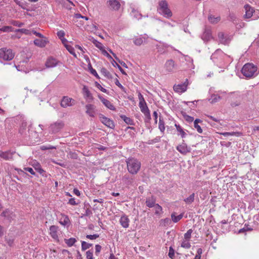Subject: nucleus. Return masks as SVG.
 Returning <instances> with one entry per match:
<instances>
[{"label":"nucleus","instance_id":"nucleus-62","mask_svg":"<svg viewBox=\"0 0 259 259\" xmlns=\"http://www.w3.org/2000/svg\"><path fill=\"white\" fill-rule=\"evenodd\" d=\"M31 33H33V34H35L36 36H38V37H42V34H41L40 33L36 32L34 30H31Z\"/></svg>","mask_w":259,"mask_h":259},{"label":"nucleus","instance_id":"nucleus-27","mask_svg":"<svg viewBox=\"0 0 259 259\" xmlns=\"http://www.w3.org/2000/svg\"><path fill=\"white\" fill-rule=\"evenodd\" d=\"M13 152L11 151L0 152V157L5 160H9L12 158Z\"/></svg>","mask_w":259,"mask_h":259},{"label":"nucleus","instance_id":"nucleus-39","mask_svg":"<svg viewBox=\"0 0 259 259\" xmlns=\"http://www.w3.org/2000/svg\"><path fill=\"white\" fill-rule=\"evenodd\" d=\"M155 213L157 214H160L162 212V208L159 204H156L154 206Z\"/></svg>","mask_w":259,"mask_h":259},{"label":"nucleus","instance_id":"nucleus-32","mask_svg":"<svg viewBox=\"0 0 259 259\" xmlns=\"http://www.w3.org/2000/svg\"><path fill=\"white\" fill-rule=\"evenodd\" d=\"M221 20L219 16H214L213 15H210L208 17V20L209 22L213 24H216L218 23Z\"/></svg>","mask_w":259,"mask_h":259},{"label":"nucleus","instance_id":"nucleus-36","mask_svg":"<svg viewBox=\"0 0 259 259\" xmlns=\"http://www.w3.org/2000/svg\"><path fill=\"white\" fill-rule=\"evenodd\" d=\"M183 217V214H181L178 216H176L175 213H173L171 215V220L174 223H177L178 222H179L180 220L182 219Z\"/></svg>","mask_w":259,"mask_h":259},{"label":"nucleus","instance_id":"nucleus-63","mask_svg":"<svg viewBox=\"0 0 259 259\" xmlns=\"http://www.w3.org/2000/svg\"><path fill=\"white\" fill-rule=\"evenodd\" d=\"M101 250V246L100 245H95V250H96V253L100 252Z\"/></svg>","mask_w":259,"mask_h":259},{"label":"nucleus","instance_id":"nucleus-3","mask_svg":"<svg viewBox=\"0 0 259 259\" xmlns=\"http://www.w3.org/2000/svg\"><path fill=\"white\" fill-rule=\"evenodd\" d=\"M157 10L165 18H169L172 15L171 11L168 8V3L165 0H162L159 2Z\"/></svg>","mask_w":259,"mask_h":259},{"label":"nucleus","instance_id":"nucleus-15","mask_svg":"<svg viewBox=\"0 0 259 259\" xmlns=\"http://www.w3.org/2000/svg\"><path fill=\"white\" fill-rule=\"evenodd\" d=\"M82 94L87 101L91 102L93 100V96L86 85H84L82 88Z\"/></svg>","mask_w":259,"mask_h":259},{"label":"nucleus","instance_id":"nucleus-64","mask_svg":"<svg viewBox=\"0 0 259 259\" xmlns=\"http://www.w3.org/2000/svg\"><path fill=\"white\" fill-rule=\"evenodd\" d=\"M202 253V250L201 248H198L197 251V254L195 256H199L201 257V255Z\"/></svg>","mask_w":259,"mask_h":259},{"label":"nucleus","instance_id":"nucleus-25","mask_svg":"<svg viewBox=\"0 0 259 259\" xmlns=\"http://www.w3.org/2000/svg\"><path fill=\"white\" fill-rule=\"evenodd\" d=\"M58 63V61L56 59L50 58L47 60L46 65L48 68H52L56 66Z\"/></svg>","mask_w":259,"mask_h":259},{"label":"nucleus","instance_id":"nucleus-23","mask_svg":"<svg viewBox=\"0 0 259 259\" xmlns=\"http://www.w3.org/2000/svg\"><path fill=\"white\" fill-rule=\"evenodd\" d=\"M84 29L85 30L89 31L92 33H96L98 30V27L96 25V23L92 22L91 24L87 25Z\"/></svg>","mask_w":259,"mask_h":259},{"label":"nucleus","instance_id":"nucleus-26","mask_svg":"<svg viewBox=\"0 0 259 259\" xmlns=\"http://www.w3.org/2000/svg\"><path fill=\"white\" fill-rule=\"evenodd\" d=\"M89 40H90L93 43V44L101 52L105 49L103 45L101 42L95 39L94 37H91L89 38Z\"/></svg>","mask_w":259,"mask_h":259},{"label":"nucleus","instance_id":"nucleus-30","mask_svg":"<svg viewBox=\"0 0 259 259\" xmlns=\"http://www.w3.org/2000/svg\"><path fill=\"white\" fill-rule=\"evenodd\" d=\"M220 134L223 135L225 137H228V136L240 137L242 135V133L240 132H234L220 133Z\"/></svg>","mask_w":259,"mask_h":259},{"label":"nucleus","instance_id":"nucleus-17","mask_svg":"<svg viewBox=\"0 0 259 259\" xmlns=\"http://www.w3.org/2000/svg\"><path fill=\"white\" fill-rule=\"evenodd\" d=\"M64 126V124L62 122H56L51 125L50 130L53 133H57L60 131Z\"/></svg>","mask_w":259,"mask_h":259},{"label":"nucleus","instance_id":"nucleus-43","mask_svg":"<svg viewBox=\"0 0 259 259\" xmlns=\"http://www.w3.org/2000/svg\"><path fill=\"white\" fill-rule=\"evenodd\" d=\"M0 30L2 31H3V32H12L13 31V28L11 26H4V27H2V28H0Z\"/></svg>","mask_w":259,"mask_h":259},{"label":"nucleus","instance_id":"nucleus-44","mask_svg":"<svg viewBox=\"0 0 259 259\" xmlns=\"http://www.w3.org/2000/svg\"><path fill=\"white\" fill-rule=\"evenodd\" d=\"M146 203L147 206L149 207H154V206L155 205L154 201L152 198H149L148 199H147L146 200Z\"/></svg>","mask_w":259,"mask_h":259},{"label":"nucleus","instance_id":"nucleus-41","mask_svg":"<svg viewBox=\"0 0 259 259\" xmlns=\"http://www.w3.org/2000/svg\"><path fill=\"white\" fill-rule=\"evenodd\" d=\"M92 246L91 244L88 243L85 241L81 242V249L82 250H85Z\"/></svg>","mask_w":259,"mask_h":259},{"label":"nucleus","instance_id":"nucleus-37","mask_svg":"<svg viewBox=\"0 0 259 259\" xmlns=\"http://www.w3.org/2000/svg\"><path fill=\"white\" fill-rule=\"evenodd\" d=\"M220 99V97L219 96L217 95H212L210 98L209 99V101L211 103H214L218 101H219Z\"/></svg>","mask_w":259,"mask_h":259},{"label":"nucleus","instance_id":"nucleus-5","mask_svg":"<svg viewBox=\"0 0 259 259\" xmlns=\"http://www.w3.org/2000/svg\"><path fill=\"white\" fill-rule=\"evenodd\" d=\"M139 107L141 112L144 114L146 117V121H150L151 119V115L150 110L147 107V104L143 98V96L141 93H139Z\"/></svg>","mask_w":259,"mask_h":259},{"label":"nucleus","instance_id":"nucleus-28","mask_svg":"<svg viewBox=\"0 0 259 259\" xmlns=\"http://www.w3.org/2000/svg\"><path fill=\"white\" fill-rule=\"evenodd\" d=\"M60 223L63 226L69 225L70 220L68 217L65 214H61V218H60Z\"/></svg>","mask_w":259,"mask_h":259},{"label":"nucleus","instance_id":"nucleus-58","mask_svg":"<svg viewBox=\"0 0 259 259\" xmlns=\"http://www.w3.org/2000/svg\"><path fill=\"white\" fill-rule=\"evenodd\" d=\"M168 256L171 258H172V257L174 256V249L171 247H170V248H169V253H168Z\"/></svg>","mask_w":259,"mask_h":259},{"label":"nucleus","instance_id":"nucleus-47","mask_svg":"<svg viewBox=\"0 0 259 259\" xmlns=\"http://www.w3.org/2000/svg\"><path fill=\"white\" fill-rule=\"evenodd\" d=\"M89 70H90V71L91 72V73L92 74H93V75H94L95 77H96L98 79H99L100 78V77L99 76V75L98 74L97 71H96L95 69H93L91 65H90V66H89Z\"/></svg>","mask_w":259,"mask_h":259},{"label":"nucleus","instance_id":"nucleus-16","mask_svg":"<svg viewBox=\"0 0 259 259\" xmlns=\"http://www.w3.org/2000/svg\"><path fill=\"white\" fill-rule=\"evenodd\" d=\"M86 113L90 117H94L96 115V107L91 104H88L85 105Z\"/></svg>","mask_w":259,"mask_h":259},{"label":"nucleus","instance_id":"nucleus-22","mask_svg":"<svg viewBox=\"0 0 259 259\" xmlns=\"http://www.w3.org/2000/svg\"><path fill=\"white\" fill-rule=\"evenodd\" d=\"M156 47L159 53L163 54L166 52L169 46L163 42H159L158 44L156 45Z\"/></svg>","mask_w":259,"mask_h":259},{"label":"nucleus","instance_id":"nucleus-19","mask_svg":"<svg viewBox=\"0 0 259 259\" xmlns=\"http://www.w3.org/2000/svg\"><path fill=\"white\" fill-rule=\"evenodd\" d=\"M219 41L224 45L228 44L232 39V37L230 36L225 35L223 33H220L218 35Z\"/></svg>","mask_w":259,"mask_h":259},{"label":"nucleus","instance_id":"nucleus-7","mask_svg":"<svg viewBox=\"0 0 259 259\" xmlns=\"http://www.w3.org/2000/svg\"><path fill=\"white\" fill-rule=\"evenodd\" d=\"M124 4V2L121 0H108L107 2V5L109 9L113 11H119L121 5Z\"/></svg>","mask_w":259,"mask_h":259},{"label":"nucleus","instance_id":"nucleus-57","mask_svg":"<svg viewBox=\"0 0 259 259\" xmlns=\"http://www.w3.org/2000/svg\"><path fill=\"white\" fill-rule=\"evenodd\" d=\"M185 118L186 120L189 122H192L194 120V118L193 117H191L189 115H186L185 116Z\"/></svg>","mask_w":259,"mask_h":259},{"label":"nucleus","instance_id":"nucleus-46","mask_svg":"<svg viewBox=\"0 0 259 259\" xmlns=\"http://www.w3.org/2000/svg\"><path fill=\"white\" fill-rule=\"evenodd\" d=\"M194 200V194H192L189 197L186 198L184 201L187 203H191Z\"/></svg>","mask_w":259,"mask_h":259},{"label":"nucleus","instance_id":"nucleus-34","mask_svg":"<svg viewBox=\"0 0 259 259\" xmlns=\"http://www.w3.org/2000/svg\"><path fill=\"white\" fill-rule=\"evenodd\" d=\"M65 48L67 49V50L75 58L77 57V54L75 52L74 49L72 46L70 45H66Z\"/></svg>","mask_w":259,"mask_h":259},{"label":"nucleus","instance_id":"nucleus-60","mask_svg":"<svg viewBox=\"0 0 259 259\" xmlns=\"http://www.w3.org/2000/svg\"><path fill=\"white\" fill-rule=\"evenodd\" d=\"M115 84L118 86V87H119L121 90H124V87L121 85V84L119 82V80L116 79L115 81Z\"/></svg>","mask_w":259,"mask_h":259},{"label":"nucleus","instance_id":"nucleus-40","mask_svg":"<svg viewBox=\"0 0 259 259\" xmlns=\"http://www.w3.org/2000/svg\"><path fill=\"white\" fill-rule=\"evenodd\" d=\"M95 85L96 88H97L98 89H99L102 92L105 93H108V91L106 89L103 88L101 86V85L99 83H98L97 81L95 82Z\"/></svg>","mask_w":259,"mask_h":259},{"label":"nucleus","instance_id":"nucleus-59","mask_svg":"<svg viewBox=\"0 0 259 259\" xmlns=\"http://www.w3.org/2000/svg\"><path fill=\"white\" fill-rule=\"evenodd\" d=\"M75 48L80 51L82 54L85 53V49L79 45H75Z\"/></svg>","mask_w":259,"mask_h":259},{"label":"nucleus","instance_id":"nucleus-35","mask_svg":"<svg viewBox=\"0 0 259 259\" xmlns=\"http://www.w3.org/2000/svg\"><path fill=\"white\" fill-rule=\"evenodd\" d=\"M65 243L69 246L71 247L74 245V244L76 242V240L74 238H70L69 239H65Z\"/></svg>","mask_w":259,"mask_h":259},{"label":"nucleus","instance_id":"nucleus-6","mask_svg":"<svg viewBox=\"0 0 259 259\" xmlns=\"http://www.w3.org/2000/svg\"><path fill=\"white\" fill-rule=\"evenodd\" d=\"M15 56L13 50L10 48H3L0 49V58L5 61L12 60Z\"/></svg>","mask_w":259,"mask_h":259},{"label":"nucleus","instance_id":"nucleus-42","mask_svg":"<svg viewBox=\"0 0 259 259\" xmlns=\"http://www.w3.org/2000/svg\"><path fill=\"white\" fill-rule=\"evenodd\" d=\"M17 32L25 34L26 35H31V32L30 30L22 28V29H19L17 30Z\"/></svg>","mask_w":259,"mask_h":259},{"label":"nucleus","instance_id":"nucleus-18","mask_svg":"<svg viewBox=\"0 0 259 259\" xmlns=\"http://www.w3.org/2000/svg\"><path fill=\"white\" fill-rule=\"evenodd\" d=\"M98 97L106 107L111 110L114 111L115 110L114 105L109 100L104 98L100 94L98 95Z\"/></svg>","mask_w":259,"mask_h":259},{"label":"nucleus","instance_id":"nucleus-45","mask_svg":"<svg viewBox=\"0 0 259 259\" xmlns=\"http://www.w3.org/2000/svg\"><path fill=\"white\" fill-rule=\"evenodd\" d=\"M121 117L127 124L130 125L133 124V121L130 118L126 117L124 115L121 116Z\"/></svg>","mask_w":259,"mask_h":259},{"label":"nucleus","instance_id":"nucleus-61","mask_svg":"<svg viewBox=\"0 0 259 259\" xmlns=\"http://www.w3.org/2000/svg\"><path fill=\"white\" fill-rule=\"evenodd\" d=\"M24 169L33 175H35V172L31 167H26Z\"/></svg>","mask_w":259,"mask_h":259},{"label":"nucleus","instance_id":"nucleus-8","mask_svg":"<svg viewBox=\"0 0 259 259\" xmlns=\"http://www.w3.org/2000/svg\"><path fill=\"white\" fill-rule=\"evenodd\" d=\"M131 16L136 19H140L142 17V15L139 12L137 6L134 4L130 5V8L128 10Z\"/></svg>","mask_w":259,"mask_h":259},{"label":"nucleus","instance_id":"nucleus-1","mask_svg":"<svg viewBox=\"0 0 259 259\" xmlns=\"http://www.w3.org/2000/svg\"><path fill=\"white\" fill-rule=\"evenodd\" d=\"M127 170L132 174H136L141 168V162L134 158H129L126 161Z\"/></svg>","mask_w":259,"mask_h":259},{"label":"nucleus","instance_id":"nucleus-56","mask_svg":"<svg viewBox=\"0 0 259 259\" xmlns=\"http://www.w3.org/2000/svg\"><path fill=\"white\" fill-rule=\"evenodd\" d=\"M78 203L76 202L74 198H70L68 201V204L71 205H75L78 204Z\"/></svg>","mask_w":259,"mask_h":259},{"label":"nucleus","instance_id":"nucleus-50","mask_svg":"<svg viewBox=\"0 0 259 259\" xmlns=\"http://www.w3.org/2000/svg\"><path fill=\"white\" fill-rule=\"evenodd\" d=\"M99 237L98 235L94 234V235H87L86 237L91 240H94L97 238Z\"/></svg>","mask_w":259,"mask_h":259},{"label":"nucleus","instance_id":"nucleus-4","mask_svg":"<svg viewBox=\"0 0 259 259\" xmlns=\"http://www.w3.org/2000/svg\"><path fill=\"white\" fill-rule=\"evenodd\" d=\"M241 71L245 77H251L257 74V67L252 63H247L243 66Z\"/></svg>","mask_w":259,"mask_h":259},{"label":"nucleus","instance_id":"nucleus-31","mask_svg":"<svg viewBox=\"0 0 259 259\" xmlns=\"http://www.w3.org/2000/svg\"><path fill=\"white\" fill-rule=\"evenodd\" d=\"M212 38L210 31L206 30L204 31L202 36V38L205 41H208Z\"/></svg>","mask_w":259,"mask_h":259},{"label":"nucleus","instance_id":"nucleus-13","mask_svg":"<svg viewBox=\"0 0 259 259\" xmlns=\"http://www.w3.org/2000/svg\"><path fill=\"white\" fill-rule=\"evenodd\" d=\"M75 103V100L72 98L65 96L62 99L61 105L62 107L66 108L74 105Z\"/></svg>","mask_w":259,"mask_h":259},{"label":"nucleus","instance_id":"nucleus-54","mask_svg":"<svg viewBox=\"0 0 259 259\" xmlns=\"http://www.w3.org/2000/svg\"><path fill=\"white\" fill-rule=\"evenodd\" d=\"M101 52L103 54V55L107 57L108 59L110 60L112 59L111 56L105 49L103 50Z\"/></svg>","mask_w":259,"mask_h":259},{"label":"nucleus","instance_id":"nucleus-52","mask_svg":"<svg viewBox=\"0 0 259 259\" xmlns=\"http://www.w3.org/2000/svg\"><path fill=\"white\" fill-rule=\"evenodd\" d=\"M57 36L58 37L61 39L62 38L64 37L65 32L63 30H60L57 32Z\"/></svg>","mask_w":259,"mask_h":259},{"label":"nucleus","instance_id":"nucleus-29","mask_svg":"<svg viewBox=\"0 0 259 259\" xmlns=\"http://www.w3.org/2000/svg\"><path fill=\"white\" fill-rule=\"evenodd\" d=\"M176 127L177 132L179 133V135L181 136L182 138H185L187 136V134L184 129L179 125L177 123L175 125Z\"/></svg>","mask_w":259,"mask_h":259},{"label":"nucleus","instance_id":"nucleus-55","mask_svg":"<svg viewBox=\"0 0 259 259\" xmlns=\"http://www.w3.org/2000/svg\"><path fill=\"white\" fill-rule=\"evenodd\" d=\"M87 258V259H93V252L90 250L87 251L86 252Z\"/></svg>","mask_w":259,"mask_h":259},{"label":"nucleus","instance_id":"nucleus-53","mask_svg":"<svg viewBox=\"0 0 259 259\" xmlns=\"http://www.w3.org/2000/svg\"><path fill=\"white\" fill-rule=\"evenodd\" d=\"M10 214H11V213L9 210H6L2 213V215L5 217L7 218L8 219H9V215Z\"/></svg>","mask_w":259,"mask_h":259},{"label":"nucleus","instance_id":"nucleus-9","mask_svg":"<svg viewBox=\"0 0 259 259\" xmlns=\"http://www.w3.org/2000/svg\"><path fill=\"white\" fill-rule=\"evenodd\" d=\"M39 38L34 40V44L39 48H45L49 42L48 38L43 35L42 37H39Z\"/></svg>","mask_w":259,"mask_h":259},{"label":"nucleus","instance_id":"nucleus-14","mask_svg":"<svg viewBox=\"0 0 259 259\" xmlns=\"http://www.w3.org/2000/svg\"><path fill=\"white\" fill-rule=\"evenodd\" d=\"M189 83L187 79L186 81L183 83L175 84L174 86V90L175 92L179 93H182L185 92L186 90Z\"/></svg>","mask_w":259,"mask_h":259},{"label":"nucleus","instance_id":"nucleus-21","mask_svg":"<svg viewBox=\"0 0 259 259\" xmlns=\"http://www.w3.org/2000/svg\"><path fill=\"white\" fill-rule=\"evenodd\" d=\"M58 228L56 226H51L50 227V235L55 240L58 241Z\"/></svg>","mask_w":259,"mask_h":259},{"label":"nucleus","instance_id":"nucleus-51","mask_svg":"<svg viewBox=\"0 0 259 259\" xmlns=\"http://www.w3.org/2000/svg\"><path fill=\"white\" fill-rule=\"evenodd\" d=\"M194 126L195 128L197 130L198 133L201 134L202 133V129L201 128L200 126L198 125V124H194Z\"/></svg>","mask_w":259,"mask_h":259},{"label":"nucleus","instance_id":"nucleus-11","mask_svg":"<svg viewBox=\"0 0 259 259\" xmlns=\"http://www.w3.org/2000/svg\"><path fill=\"white\" fill-rule=\"evenodd\" d=\"M99 117L101 122L106 126L110 128H113L114 127V122L110 118L105 117L102 114H99Z\"/></svg>","mask_w":259,"mask_h":259},{"label":"nucleus","instance_id":"nucleus-38","mask_svg":"<svg viewBox=\"0 0 259 259\" xmlns=\"http://www.w3.org/2000/svg\"><path fill=\"white\" fill-rule=\"evenodd\" d=\"M193 230L192 229H189V230H188L187 232L186 233H185L183 239L190 241V239L191 238V234Z\"/></svg>","mask_w":259,"mask_h":259},{"label":"nucleus","instance_id":"nucleus-33","mask_svg":"<svg viewBox=\"0 0 259 259\" xmlns=\"http://www.w3.org/2000/svg\"><path fill=\"white\" fill-rule=\"evenodd\" d=\"M181 246L186 249L190 248L191 247L190 241L183 238L181 244Z\"/></svg>","mask_w":259,"mask_h":259},{"label":"nucleus","instance_id":"nucleus-2","mask_svg":"<svg viewBox=\"0 0 259 259\" xmlns=\"http://www.w3.org/2000/svg\"><path fill=\"white\" fill-rule=\"evenodd\" d=\"M245 14L243 17L246 19L256 20L259 18V10L254 9L253 7L246 4L244 6Z\"/></svg>","mask_w":259,"mask_h":259},{"label":"nucleus","instance_id":"nucleus-24","mask_svg":"<svg viewBox=\"0 0 259 259\" xmlns=\"http://www.w3.org/2000/svg\"><path fill=\"white\" fill-rule=\"evenodd\" d=\"M120 224L124 228H127L129 226L130 220L127 216L123 215L120 219Z\"/></svg>","mask_w":259,"mask_h":259},{"label":"nucleus","instance_id":"nucleus-49","mask_svg":"<svg viewBox=\"0 0 259 259\" xmlns=\"http://www.w3.org/2000/svg\"><path fill=\"white\" fill-rule=\"evenodd\" d=\"M73 6L72 2L68 1L67 4H65L64 7L68 10H71Z\"/></svg>","mask_w":259,"mask_h":259},{"label":"nucleus","instance_id":"nucleus-20","mask_svg":"<svg viewBox=\"0 0 259 259\" xmlns=\"http://www.w3.org/2000/svg\"><path fill=\"white\" fill-rule=\"evenodd\" d=\"M177 150L181 153L185 154L190 152V148L188 147L186 143H183L177 147Z\"/></svg>","mask_w":259,"mask_h":259},{"label":"nucleus","instance_id":"nucleus-10","mask_svg":"<svg viewBox=\"0 0 259 259\" xmlns=\"http://www.w3.org/2000/svg\"><path fill=\"white\" fill-rule=\"evenodd\" d=\"M175 68V62L171 59L167 60L164 65V72L167 73L174 72Z\"/></svg>","mask_w":259,"mask_h":259},{"label":"nucleus","instance_id":"nucleus-12","mask_svg":"<svg viewBox=\"0 0 259 259\" xmlns=\"http://www.w3.org/2000/svg\"><path fill=\"white\" fill-rule=\"evenodd\" d=\"M148 38V37L146 34L135 36L133 38V42L135 45L139 46L144 43H147Z\"/></svg>","mask_w":259,"mask_h":259},{"label":"nucleus","instance_id":"nucleus-48","mask_svg":"<svg viewBox=\"0 0 259 259\" xmlns=\"http://www.w3.org/2000/svg\"><path fill=\"white\" fill-rule=\"evenodd\" d=\"M159 128L161 132H163L165 130L164 123L163 120L159 118Z\"/></svg>","mask_w":259,"mask_h":259}]
</instances>
